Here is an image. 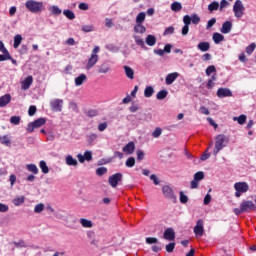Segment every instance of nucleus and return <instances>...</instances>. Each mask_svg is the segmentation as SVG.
Returning <instances> with one entry per match:
<instances>
[{
  "label": "nucleus",
  "instance_id": "nucleus-1",
  "mask_svg": "<svg viewBox=\"0 0 256 256\" xmlns=\"http://www.w3.org/2000/svg\"><path fill=\"white\" fill-rule=\"evenodd\" d=\"M256 206L255 203L251 200H244L240 204L239 208H234L235 215H242V213H251V211H255Z\"/></svg>",
  "mask_w": 256,
  "mask_h": 256
},
{
  "label": "nucleus",
  "instance_id": "nucleus-2",
  "mask_svg": "<svg viewBox=\"0 0 256 256\" xmlns=\"http://www.w3.org/2000/svg\"><path fill=\"white\" fill-rule=\"evenodd\" d=\"M229 145V138L225 134H219L215 138L214 155H217L219 151L225 149Z\"/></svg>",
  "mask_w": 256,
  "mask_h": 256
},
{
  "label": "nucleus",
  "instance_id": "nucleus-3",
  "mask_svg": "<svg viewBox=\"0 0 256 256\" xmlns=\"http://www.w3.org/2000/svg\"><path fill=\"white\" fill-rule=\"evenodd\" d=\"M26 9L30 11V13H42L45 10V6L43 2H39L37 0H27L25 3Z\"/></svg>",
  "mask_w": 256,
  "mask_h": 256
},
{
  "label": "nucleus",
  "instance_id": "nucleus-4",
  "mask_svg": "<svg viewBox=\"0 0 256 256\" xmlns=\"http://www.w3.org/2000/svg\"><path fill=\"white\" fill-rule=\"evenodd\" d=\"M45 123H47V120L45 118H38L33 122L28 123L26 131L27 133H33L35 129H39V127H43Z\"/></svg>",
  "mask_w": 256,
  "mask_h": 256
},
{
  "label": "nucleus",
  "instance_id": "nucleus-5",
  "mask_svg": "<svg viewBox=\"0 0 256 256\" xmlns=\"http://www.w3.org/2000/svg\"><path fill=\"white\" fill-rule=\"evenodd\" d=\"M235 189V197H241L243 193H247L249 191V184L247 182H236L234 184Z\"/></svg>",
  "mask_w": 256,
  "mask_h": 256
},
{
  "label": "nucleus",
  "instance_id": "nucleus-6",
  "mask_svg": "<svg viewBox=\"0 0 256 256\" xmlns=\"http://www.w3.org/2000/svg\"><path fill=\"white\" fill-rule=\"evenodd\" d=\"M162 193L166 199L173 201V203H177V196H175V192H173V188L169 185H165L162 187Z\"/></svg>",
  "mask_w": 256,
  "mask_h": 256
},
{
  "label": "nucleus",
  "instance_id": "nucleus-7",
  "mask_svg": "<svg viewBox=\"0 0 256 256\" xmlns=\"http://www.w3.org/2000/svg\"><path fill=\"white\" fill-rule=\"evenodd\" d=\"M243 11H245L243 2H241V0H237L233 6V12L235 17H237L238 19H241V17H243Z\"/></svg>",
  "mask_w": 256,
  "mask_h": 256
},
{
  "label": "nucleus",
  "instance_id": "nucleus-8",
  "mask_svg": "<svg viewBox=\"0 0 256 256\" xmlns=\"http://www.w3.org/2000/svg\"><path fill=\"white\" fill-rule=\"evenodd\" d=\"M123 180V174L122 173H116L108 178L109 185L113 188L117 187L119 185V182Z\"/></svg>",
  "mask_w": 256,
  "mask_h": 256
},
{
  "label": "nucleus",
  "instance_id": "nucleus-9",
  "mask_svg": "<svg viewBox=\"0 0 256 256\" xmlns=\"http://www.w3.org/2000/svg\"><path fill=\"white\" fill-rule=\"evenodd\" d=\"M51 110L55 113H61L63 111V100L55 99L50 102Z\"/></svg>",
  "mask_w": 256,
  "mask_h": 256
},
{
  "label": "nucleus",
  "instance_id": "nucleus-10",
  "mask_svg": "<svg viewBox=\"0 0 256 256\" xmlns=\"http://www.w3.org/2000/svg\"><path fill=\"white\" fill-rule=\"evenodd\" d=\"M203 219H199L194 226V234L196 237H203V233H205V227L203 226Z\"/></svg>",
  "mask_w": 256,
  "mask_h": 256
},
{
  "label": "nucleus",
  "instance_id": "nucleus-11",
  "mask_svg": "<svg viewBox=\"0 0 256 256\" xmlns=\"http://www.w3.org/2000/svg\"><path fill=\"white\" fill-rule=\"evenodd\" d=\"M98 62H99V55L91 54L85 66L86 71H91V69H93V67H95Z\"/></svg>",
  "mask_w": 256,
  "mask_h": 256
},
{
  "label": "nucleus",
  "instance_id": "nucleus-12",
  "mask_svg": "<svg viewBox=\"0 0 256 256\" xmlns=\"http://www.w3.org/2000/svg\"><path fill=\"white\" fill-rule=\"evenodd\" d=\"M216 95L219 97V99H225V97H233V92L229 88L221 87L218 88Z\"/></svg>",
  "mask_w": 256,
  "mask_h": 256
},
{
  "label": "nucleus",
  "instance_id": "nucleus-13",
  "mask_svg": "<svg viewBox=\"0 0 256 256\" xmlns=\"http://www.w3.org/2000/svg\"><path fill=\"white\" fill-rule=\"evenodd\" d=\"M122 151L126 155H133V153H135V142L130 141L123 147Z\"/></svg>",
  "mask_w": 256,
  "mask_h": 256
},
{
  "label": "nucleus",
  "instance_id": "nucleus-14",
  "mask_svg": "<svg viewBox=\"0 0 256 256\" xmlns=\"http://www.w3.org/2000/svg\"><path fill=\"white\" fill-rule=\"evenodd\" d=\"M163 237L166 241H175V230L173 228H167L163 233Z\"/></svg>",
  "mask_w": 256,
  "mask_h": 256
},
{
  "label": "nucleus",
  "instance_id": "nucleus-15",
  "mask_svg": "<svg viewBox=\"0 0 256 256\" xmlns=\"http://www.w3.org/2000/svg\"><path fill=\"white\" fill-rule=\"evenodd\" d=\"M31 85H33V76L29 75L21 82V89H23V91H27Z\"/></svg>",
  "mask_w": 256,
  "mask_h": 256
},
{
  "label": "nucleus",
  "instance_id": "nucleus-16",
  "mask_svg": "<svg viewBox=\"0 0 256 256\" xmlns=\"http://www.w3.org/2000/svg\"><path fill=\"white\" fill-rule=\"evenodd\" d=\"M179 77V72H173L166 76L165 83L166 85H173L175 81H177V78Z\"/></svg>",
  "mask_w": 256,
  "mask_h": 256
},
{
  "label": "nucleus",
  "instance_id": "nucleus-17",
  "mask_svg": "<svg viewBox=\"0 0 256 256\" xmlns=\"http://www.w3.org/2000/svg\"><path fill=\"white\" fill-rule=\"evenodd\" d=\"M233 29V23L231 21H226L222 24V28L220 29L221 33L227 35V33H231Z\"/></svg>",
  "mask_w": 256,
  "mask_h": 256
},
{
  "label": "nucleus",
  "instance_id": "nucleus-18",
  "mask_svg": "<svg viewBox=\"0 0 256 256\" xmlns=\"http://www.w3.org/2000/svg\"><path fill=\"white\" fill-rule=\"evenodd\" d=\"M198 51H201L202 53H207L211 49V44L209 42H199L197 45Z\"/></svg>",
  "mask_w": 256,
  "mask_h": 256
},
{
  "label": "nucleus",
  "instance_id": "nucleus-19",
  "mask_svg": "<svg viewBox=\"0 0 256 256\" xmlns=\"http://www.w3.org/2000/svg\"><path fill=\"white\" fill-rule=\"evenodd\" d=\"M11 103V94H5L0 97V107H7Z\"/></svg>",
  "mask_w": 256,
  "mask_h": 256
},
{
  "label": "nucleus",
  "instance_id": "nucleus-20",
  "mask_svg": "<svg viewBox=\"0 0 256 256\" xmlns=\"http://www.w3.org/2000/svg\"><path fill=\"white\" fill-rule=\"evenodd\" d=\"M109 71H111V66L107 62L98 66V73L107 74Z\"/></svg>",
  "mask_w": 256,
  "mask_h": 256
},
{
  "label": "nucleus",
  "instance_id": "nucleus-21",
  "mask_svg": "<svg viewBox=\"0 0 256 256\" xmlns=\"http://www.w3.org/2000/svg\"><path fill=\"white\" fill-rule=\"evenodd\" d=\"M123 69L128 79H135V70H133V68H131L130 66H123Z\"/></svg>",
  "mask_w": 256,
  "mask_h": 256
},
{
  "label": "nucleus",
  "instance_id": "nucleus-22",
  "mask_svg": "<svg viewBox=\"0 0 256 256\" xmlns=\"http://www.w3.org/2000/svg\"><path fill=\"white\" fill-rule=\"evenodd\" d=\"M65 163L68 167H77L78 165L77 159L73 158L72 155H67L65 157Z\"/></svg>",
  "mask_w": 256,
  "mask_h": 256
},
{
  "label": "nucleus",
  "instance_id": "nucleus-23",
  "mask_svg": "<svg viewBox=\"0 0 256 256\" xmlns=\"http://www.w3.org/2000/svg\"><path fill=\"white\" fill-rule=\"evenodd\" d=\"M184 17L189 19L190 25L191 23H193V25H199V23H201V18L197 14H192L191 16L185 15Z\"/></svg>",
  "mask_w": 256,
  "mask_h": 256
},
{
  "label": "nucleus",
  "instance_id": "nucleus-24",
  "mask_svg": "<svg viewBox=\"0 0 256 256\" xmlns=\"http://www.w3.org/2000/svg\"><path fill=\"white\" fill-rule=\"evenodd\" d=\"M48 11H50L51 15L54 16H59L61 15V13H63V10H61V8H59V6L57 5H52L48 8Z\"/></svg>",
  "mask_w": 256,
  "mask_h": 256
},
{
  "label": "nucleus",
  "instance_id": "nucleus-25",
  "mask_svg": "<svg viewBox=\"0 0 256 256\" xmlns=\"http://www.w3.org/2000/svg\"><path fill=\"white\" fill-rule=\"evenodd\" d=\"M84 81H87V75L80 74L79 76H77L75 78L74 83H75L76 87H81V85H83Z\"/></svg>",
  "mask_w": 256,
  "mask_h": 256
},
{
  "label": "nucleus",
  "instance_id": "nucleus-26",
  "mask_svg": "<svg viewBox=\"0 0 256 256\" xmlns=\"http://www.w3.org/2000/svg\"><path fill=\"white\" fill-rule=\"evenodd\" d=\"M212 39L216 45H219V43H221V41H225V36H223V34H221L219 32H215L212 35Z\"/></svg>",
  "mask_w": 256,
  "mask_h": 256
},
{
  "label": "nucleus",
  "instance_id": "nucleus-27",
  "mask_svg": "<svg viewBox=\"0 0 256 256\" xmlns=\"http://www.w3.org/2000/svg\"><path fill=\"white\" fill-rule=\"evenodd\" d=\"M183 23H184V26L182 28V35H188L189 33V26L191 25L190 24V21L187 17H183Z\"/></svg>",
  "mask_w": 256,
  "mask_h": 256
},
{
  "label": "nucleus",
  "instance_id": "nucleus-28",
  "mask_svg": "<svg viewBox=\"0 0 256 256\" xmlns=\"http://www.w3.org/2000/svg\"><path fill=\"white\" fill-rule=\"evenodd\" d=\"M147 32V28L143 26V24H135L134 25V33H138L140 35H143V33Z\"/></svg>",
  "mask_w": 256,
  "mask_h": 256
},
{
  "label": "nucleus",
  "instance_id": "nucleus-29",
  "mask_svg": "<svg viewBox=\"0 0 256 256\" xmlns=\"http://www.w3.org/2000/svg\"><path fill=\"white\" fill-rule=\"evenodd\" d=\"M156 43H157V38H156L154 35L149 34V35L146 37V44H147L149 47H154V45H156Z\"/></svg>",
  "mask_w": 256,
  "mask_h": 256
},
{
  "label": "nucleus",
  "instance_id": "nucleus-30",
  "mask_svg": "<svg viewBox=\"0 0 256 256\" xmlns=\"http://www.w3.org/2000/svg\"><path fill=\"white\" fill-rule=\"evenodd\" d=\"M133 39H134L136 45H138V47H141L142 49H145V41L143 40V38H141V36L134 35Z\"/></svg>",
  "mask_w": 256,
  "mask_h": 256
},
{
  "label": "nucleus",
  "instance_id": "nucleus-31",
  "mask_svg": "<svg viewBox=\"0 0 256 256\" xmlns=\"http://www.w3.org/2000/svg\"><path fill=\"white\" fill-rule=\"evenodd\" d=\"M22 41H23V36H21V34H16L14 36V44H13L14 49H18Z\"/></svg>",
  "mask_w": 256,
  "mask_h": 256
},
{
  "label": "nucleus",
  "instance_id": "nucleus-32",
  "mask_svg": "<svg viewBox=\"0 0 256 256\" xmlns=\"http://www.w3.org/2000/svg\"><path fill=\"white\" fill-rule=\"evenodd\" d=\"M181 9H183V5L181 4V2H173L171 4V11H174V13H179Z\"/></svg>",
  "mask_w": 256,
  "mask_h": 256
},
{
  "label": "nucleus",
  "instance_id": "nucleus-33",
  "mask_svg": "<svg viewBox=\"0 0 256 256\" xmlns=\"http://www.w3.org/2000/svg\"><path fill=\"white\" fill-rule=\"evenodd\" d=\"M155 93V89L153 86H147L144 90V97L150 98L153 97V94Z\"/></svg>",
  "mask_w": 256,
  "mask_h": 256
},
{
  "label": "nucleus",
  "instance_id": "nucleus-34",
  "mask_svg": "<svg viewBox=\"0 0 256 256\" xmlns=\"http://www.w3.org/2000/svg\"><path fill=\"white\" fill-rule=\"evenodd\" d=\"M0 143L6 147H11V139L8 135L0 136Z\"/></svg>",
  "mask_w": 256,
  "mask_h": 256
},
{
  "label": "nucleus",
  "instance_id": "nucleus-35",
  "mask_svg": "<svg viewBox=\"0 0 256 256\" xmlns=\"http://www.w3.org/2000/svg\"><path fill=\"white\" fill-rule=\"evenodd\" d=\"M39 167L44 175H47V173H49V166H47V162H45L44 160H41L39 162Z\"/></svg>",
  "mask_w": 256,
  "mask_h": 256
},
{
  "label": "nucleus",
  "instance_id": "nucleus-36",
  "mask_svg": "<svg viewBox=\"0 0 256 256\" xmlns=\"http://www.w3.org/2000/svg\"><path fill=\"white\" fill-rule=\"evenodd\" d=\"M26 169L30 173H33L34 175H37L39 173V168H37V165H35V164H27Z\"/></svg>",
  "mask_w": 256,
  "mask_h": 256
},
{
  "label": "nucleus",
  "instance_id": "nucleus-37",
  "mask_svg": "<svg viewBox=\"0 0 256 256\" xmlns=\"http://www.w3.org/2000/svg\"><path fill=\"white\" fill-rule=\"evenodd\" d=\"M12 203L15 205V207H19L20 205H23V203H25V196L14 198Z\"/></svg>",
  "mask_w": 256,
  "mask_h": 256
},
{
  "label": "nucleus",
  "instance_id": "nucleus-38",
  "mask_svg": "<svg viewBox=\"0 0 256 256\" xmlns=\"http://www.w3.org/2000/svg\"><path fill=\"white\" fill-rule=\"evenodd\" d=\"M63 15H65L66 18L70 21H73V19H75V12L70 9L63 10Z\"/></svg>",
  "mask_w": 256,
  "mask_h": 256
},
{
  "label": "nucleus",
  "instance_id": "nucleus-39",
  "mask_svg": "<svg viewBox=\"0 0 256 256\" xmlns=\"http://www.w3.org/2000/svg\"><path fill=\"white\" fill-rule=\"evenodd\" d=\"M145 17H146L145 12H140V13L136 16V24L143 25V23H145Z\"/></svg>",
  "mask_w": 256,
  "mask_h": 256
},
{
  "label": "nucleus",
  "instance_id": "nucleus-40",
  "mask_svg": "<svg viewBox=\"0 0 256 256\" xmlns=\"http://www.w3.org/2000/svg\"><path fill=\"white\" fill-rule=\"evenodd\" d=\"M167 95H169V92L167 90H160L156 95V99H158V101H163V99H165Z\"/></svg>",
  "mask_w": 256,
  "mask_h": 256
},
{
  "label": "nucleus",
  "instance_id": "nucleus-41",
  "mask_svg": "<svg viewBox=\"0 0 256 256\" xmlns=\"http://www.w3.org/2000/svg\"><path fill=\"white\" fill-rule=\"evenodd\" d=\"M219 9V2L213 1L208 5V11L213 13V11H217Z\"/></svg>",
  "mask_w": 256,
  "mask_h": 256
},
{
  "label": "nucleus",
  "instance_id": "nucleus-42",
  "mask_svg": "<svg viewBox=\"0 0 256 256\" xmlns=\"http://www.w3.org/2000/svg\"><path fill=\"white\" fill-rule=\"evenodd\" d=\"M80 223H81L82 227H86L87 229L93 227V222H91V220H88L85 218H82L80 220Z\"/></svg>",
  "mask_w": 256,
  "mask_h": 256
},
{
  "label": "nucleus",
  "instance_id": "nucleus-43",
  "mask_svg": "<svg viewBox=\"0 0 256 256\" xmlns=\"http://www.w3.org/2000/svg\"><path fill=\"white\" fill-rule=\"evenodd\" d=\"M146 243L148 245H153V244L161 245V243L159 242V239H157L155 237H148V238H146Z\"/></svg>",
  "mask_w": 256,
  "mask_h": 256
},
{
  "label": "nucleus",
  "instance_id": "nucleus-44",
  "mask_svg": "<svg viewBox=\"0 0 256 256\" xmlns=\"http://www.w3.org/2000/svg\"><path fill=\"white\" fill-rule=\"evenodd\" d=\"M234 121H237L239 125H245V122L247 121V116L242 114L239 117H235Z\"/></svg>",
  "mask_w": 256,
  "mask_h": 256
},
{
  "label": "nucleus",
  "instance_id": "nucleus-45",
  "mask_svg": "<svg viewBox=\"0 0 256 256\" xmlns=\"http://www.w3.org/2000/svg\"><path fill=\"white\" fill-rule=\"evenodd\" d=\"M98 137H99V136H98L96 133L89 134V135L87 136L88 143H89L90 145H93V142L97 141Z\"/></svg>",
  "mask_w": 256,
  "mask_h": 256
},
{
  "label": "nucleus",
  "instance_id": "nucleus-46",
  "mask_svg": "<svg viewBox=\"0 0 256 256\" xmlns=\"http://www.w3.org/2000/svg\"><path fill=\"white\" fill-rule=\"evenodd\" d=\"M82 31L84 33H91L93 31H95V26H93V25H83L82 26Z\"/></svg>",
  "mask_w": 256,
  "mask_h": 256
},
{
  "label": "nucleus",
  "instance_id": "nucleus-47",
  "mask_svg": "<svg viewBox=\"0 0 256 256\" xmlns=\"http://www.w3.org/2000/svg\"><path fill=\"white\" fill-rule=\"evenodd\" d=\"M11 125H19L21 123V116H12L10 118Z\"/></svg>",
  "mask_w": 256,
  "mask_h": 256
},
{
  "label": "nucleus",
  "instance_id": "nucleus-48",
  "mask_svg": "<svg viewBox=\"0 0 256 256\" xmlns=\"http://www.w3.org/2000/svg\"><path fill=\"white\" fill-rule=\"evenodd\" d=\"M194 179L196 181H203V179H205V173H203L202 171L196 172L194 174Z\"/></svg>",
  "mask_w": 256,
  "mask_h": 256
},
{
  "label": "nucleus",
  "instance_id": "nucleus-49",
  "mask_svg": "<svg viewBox=\"0 0 256 256\" xmlns=\"http://www.w3.org/2000/svg\"><path fill=\"white\" fill-rule=\"evenodd\" d=\"M126 167L131 168L135 167V158L134 157H129L126 162H125Z\"/></svg>",
  "mask_w": 256,
  "mask_h": 256
},
{
  "label": "nucleus",
  "instance_id": "nucleus-50",
  "mask_svg": "<svg viewBox=\"0 0 256 256\" xmlns=\"http://www.w3.org/2000/svg\"><path fill=\"white\" fill-rule=\"evenodd\" d=\"M105 173H107L106 167H99L96 169V175H98V177H103V175H105Z\"/></svg>",
  "mask_w": 256,
  "mask_h": 256
},
{
  "label": "nucleus",
  "instance_id": "nucleus-51",
  "mask_svg": "<svg viewBox=\"0 0 256 256\" xmlns=\"http://www.w3.org/2000/svg\"><path fill=\"white\" fill-rule=\"evenodd\" d=\"M179 195H180V203L185 205V203L189 201V197H187V195H185L183 191H180Z\"/></svg>",
  "mask_w": 256,
  "mask_h": 256
},
{
  "label": "nucleus",
  "instance_id": "nucleus-52",
  "mask_svg": "<svg viewBox=\"0 0 256 256\" xmlns=\"http://www.w3.org/2000/svg\"><path fill=\"white\" fill-rule=\"evenodd\" d=\"M3 54H0V62L1 61H9L11 59V54L9 52H2Z\"/></svg>",
  "mask_w": 256,
  "mask_h": 256
},
{
  "label": "nucleus",
  "instance_id": "nucleus-53",
  "mask_svg": "<svg viewBox=\"0 0 256 256\" xmlns=\"http://www.w3.org/2000/svg\"><path fill=\"white\" fill-rule=\"evenodd\" d=\"M161 133H163V130L160 127H157L153 133H152V137H154V139H158V137H161Z\"/></svg>",
  "mask_w": 256,
  "mask_h": 256
},
{
  "label": "nucleus",
  "instance_id": "nucleus-54",
  "mask_svg": "<svg viewBox=\"0 0 256 256\" xmlns=\"http://www.w3.org/2000/svg\"><path fill=\"white\" fill-rule=\"evenodd\" d=\"M174 33H175V27L169 26L168 28H166V29L164 30L163 35H164V36L173 35Z\"/></svg>",
  "mask_w": 256,
  "mask_h": 256
},
{
  "label": "nucleus",
  "instance_id": "nucleus-55",
  "mask_svg": "<svg viewBox=\"0 0 256 256\" xmlns=\"http://www.w3.org/2000/svg\"><path fill=\"white\" fill-rule=\"evenodd\" d=\"M256 45L255 43H251L249 46L246 47V53L248 55H252L253 51H255Z\"/></svg>",
  "mask_w": 256,
  "mask_h": 256
},
{
  "label": "nucleus",
  "instance_id": "nucleus-56",
  "mask_svg": "<svg viewBox=\"0 0 256 256\" xmlns=\"http://www.w3.org/2000/svg\"><path fill=\"white\" fill-rule=\"evenodd\" d=\"M217 69L214 65H210L206 68V75L209 77L212 73H216Z\"/></svg>",
  "mask_w": 256,
  "mask_h": 256
},
{
  "label": "nucleus",
  "instance_id": "nucleus-57",
  "mask_svg": "<svg viewBox=\"0 0 256 256\" xmlns=\"http://www.w3.org/2000/svg\"><path fill=\"white\" fill-rule=\"evenodd\" d=\"M69 109H71V111H74V113H79V106H77V103L75 102L69 103Z\"/></svg>",
  "mask_w": 256,
  "mask_h": 256
},
{
  "label": "nucleus",
  "instance_id": "nucleus-58",
  "mask_svg": "<svg viewBox=\"0 0 256 256\" xmlns=\"http://www.w3.org/2000/svg\"><path fill=\"white\" fill-rule=\"evenodd\" d=\"M45 209V205L43 203L37 204L34 208V213H41Z\"/></svg>",
  "mask_w": 256,
  "mask_h": 256
},
{
  "label": "nucleus",
  "instance_id": "nucleus-59",
  "mask_svg": "<svg viewBox=\"0 0 256 256\" xmlns=\"http://www.w3.org/2000/svg\"><path fill=\"white\" fill-rule=\"evenodd\" d=\"M106 49H108V51H111L112 53H117L119 51V48L113 44L106 45Z\"/></svg>",
  "mask_w": 256,
  "mask_h": 256
},
{
  "label": "nucleus",
  "instance_id": "nucleus-60",
  "mask_svg": "<svg viewBox=\"0 0 256 256\" xmlns=\"http://www.w3.org/2000/svg\"><path fill=\"white\" fill-rule=\"evenodd\" d=\"M136 155L137 161H143V159H145V152H143V150H137Z\"/></svg>",
  "mask_w": 256,
  "mask_h": 256
},
{
  "label": "nucleus",
  "instance_id": "nucleus-61",
  "mask_svg": "<svg viewBox=\"0 0 256 256\" xmlns=\"http://www.w3.org/2000/svg\"><path fill=\"white\" fill-rule=\"evenodd\" d=\"M166 251L167 253H173V251H175V242H171L166 245Z\"/></svg>",
  "mask_w": 256,
  "mask_h": 256
},
{
  "label": "nucleus",
  "instance_id": "nucleus-62",
  "mask_svg": "<svg viewBox=\"0 0 256 256\" xmlns=\"http://www.w3.org/2000/svg\"><path fill=\"white\" fill-rule=\"evenodd\" d=\"M87 117H97L99 115V112L95 109L88 110L86 112Z\"/></svg>",
  "mask_w": 256,
  "mask_h": 256
},
{
  "label": "nucleus",
  "instance_id": "nucleus-63",
  "mask_svg": "<svg viewBox=\"0 0 256 256\" xmlns=\"http://www.w3.org/2000/svg\"><path fill=\"white\" fill-rule=\"evenodd\" d=\"M85 161H91L93 159V153L91 151L84 152Z\"/></svg>",
  "mask_w": 256,
  "mask_h": 256
},
{
  "label": "nucleus",
  "instance_id": "nucleus-64",
  "mask_svg": "<svg viewBox=\"0 0 256 256\" xmlns=\"http://www.w3.org/2000/svg\"><path fill=\"white\" fill-rule=\"evenodd\" d=\"M215 23H217V19L216 18H211L206 25V29H211V27H213L215 25Z\"/></svg>",
  "mask_w": 256,
  "mask_h": 256
}]
</instances>
